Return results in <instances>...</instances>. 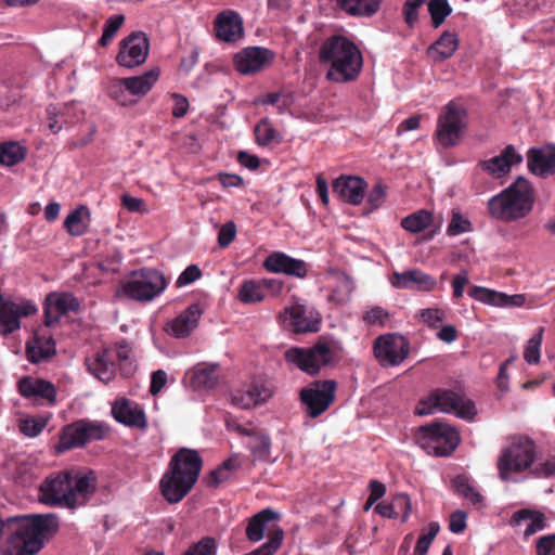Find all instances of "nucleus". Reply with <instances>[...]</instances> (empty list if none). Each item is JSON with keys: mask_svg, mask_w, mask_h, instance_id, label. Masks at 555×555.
Returning a JSON list of instances; mask_svg holds the SVG:
<instances>
[{"mask_svg": "<svg viewBox=\"0 0 555 555\" xmlns=\"http://www.w3.org/2000/svg\"><path fill=\"white\" fill-rule=\"evenodd\" d=\"M8 533L4 555H36L44 541L56 533L59 520L54 514H33L4 520Z\"/></svg>", "mask_w": 555, "mask_h": 555, "instance_id": "obj_1", "label": "nucleus"}, {"mask_svg": "<svg viewBox=\"0 0 555 555\" xmlns=\"http://www.w3.org/2000/svg\"><path fill=\"white\" fill-rule=\"evenodd\" d=\"M95 476L89 474L60 473L47 478L40 486V500L48 505L74 508L83 505L95 490Z\"/></svg>", "mask_w": 555, "mask_h": 555, "instance_id": "obj_2", "label": "nucleus"}, {"mask_svg": "<svg viewBox=\"0 0 555 555\" xmlns=\"http://www.w3.org/2000/svg\"><path fill=\"white\" fill-rule=\"evenodd\" d=\"M319 61L327 67L326 78L334 82H348L358 77L362 55L358 47L344 36H332L319 50Z\"/></svg>", "mask_w": 555, "mask_h": 555, "instance_id": "obj_3", "label": "nucleus"}, {"mask_svg": "<svg viewBox=\"0 0 555 555\" xmlns=\"http://www.w3.org/2000/svg\"><path fill=\"white\" fill-rule=\"evenodd\" d=\"M202 463L198 452L191 449H180L172 456L160 480L162 493L169 503L180 502L191 491L198 479Z\"/></svg>", "mask_w": 555, "mask_h": 555, "instance_id": "obj_4", "label": "nucleus"}, {"mask_svg": "<svg viewBox=\"0 0 555 555\" xmlns=\"http://www.w3.org/2000/svg\"><path fill=\"white\" fill-rule=\"evenodd\" d=\"M534 191L531 183L518 177L508 188L488 201L489 215L504 222L527 217L533 209Z\"/></svg>", "mask_w": 555, "mask_h": 555, "instance_id": "obj_5", "label": "nucleus"}, {"mask_svg": "<svg viewBox=\"0 0 555 555\" xmlns=\"http://www.w3.org/2000/svg\"><path fill=\"white\" fill-rule=\"evenodd\" d=\"M337 358V345L326 338H320L312 347H292L285 352V359L289 364L310 375H315Z\"/></svg>", "mask_w": 555, "mask_h": 555, "instance_id": "obj_6", "label": "nucleus"}, {"mask_svg": "<svg viewBox=\"0 0 555 555\" xmlns=\"http://www.w3.org/2000/svg\"><path fill=\"white\" fill-rule=\"evenodd\" d=\"M279 515L270 508H266L249 518L246 527V537L250 542H259L268 531L269 541L248 555H273L281 546L284 533L281 528L272 524Z\"/></svg>", "mask_w": 555, "mask_h": 555, "instance_id": "obj_7", "label": "nucleus"}, {"mask_svg": "<svg viewBox=\"0 0 555 555\" xmlns=\"http://www.w3.org/2000/svg\"><path fill=\"white\" fill-rule=\"evenodd\" d=\"M537 455L534 441L527 436L513 438L509 446L502 450L498 460L499 475L508 480L512 473H521L530 468Z\"/></svg>", "mask_w": 555, "mask_h": 555, "instance_id": "obj_8", "label": "nucleus"}, {"mask_svg": "<svg viewBox=\"0 0 555 555\" xmlns=\"http://www.w3.org/2000/svg\"><path fill=\"white\" fill-rule=\"evenodd\" d=\"M467 127V111L463 105L449 102L437 120L435 138L442 149L457 145Z\"/></svg>", "mask_w": 555, "mask_h": 555, "instance_id": "obj_9", "label": "nucleus"}, {"mask_svg": "<svg viewBox=\"0 0 555 555\" xmlns=\"http://www.w3.org/2000/svg\"><path fill=\"white\" fill-rule=\"evenodd\" d=\"M417 440L421 446L437 456L451 454L460 442L457 430L444 423H431L418 429Z\"/></svg>", "mask_w": 555, "mask_h": 555, "instance_id": "obj_10", "label": "nucleus"}, {"mask_svg": "<svg viewBox=\"0 0 555 555\" xmlns=\"http://www.w3.org/2000/svg\"><path fill=\"white\" fill-rule=\"evenodd\" d=\"M167 286L164 275L154 269L132 272L122 284L124 293L139 301H151L162 294Z\"/></svg>", "mask_w": 555, "mask_h": 555, "instance_id": "obj_11", "label": "nucleus"}, {"mask_svg": "<svg viewBox=\"0 0 555 555\" xmlns=\"http://www.w3.org/2000/svg\"><path fill=\"white\" fill-rule=\"evenodd\" d=\"M109 428L101 422L77 421L62 430L56 446L57 452L79 448L93 440L104 439Z\"/></svg>", "mask_w": 555, "mask_h": 555, "instance_id": "obj_12", "label": "nucleus"}, {"mask_svg": "<svg viewBox=\"0 0 555 555\" xmlns=\"http://www.w3.org/2000/svg\"><path fill=\"white\" fill-rule=\"evenodd\" d=\"M336 382L332 379L319 380L301 389L300 399L305 412L310 417H318L324 413L335 399Z\"/></svg>", "mask_w": 555, "mask_h": 555, "instance_id": "obj_13", "label": "nucleus"}, {"mask_svg": "<svg viewBox=\"0 0 555 555\" xmlns=\"http://www.w3.org/2000/svg\"><path fill=\"white\" fill-rule=\"evenodd\" d=\"M159 77V69L152 68L140 76L122 78L115 81L109 88V94L119 104L129 103L126 92L134 96H143L151 91Z\"/></svg>", "mask_w": 555, "mask_h": 555, "instance_id": "obj_14", "label": "nucleus"}, {"mask_svg": "<svg viewBox=\"0 0 555 555\" xmlns=\"http://www.w3.org/2000/svg\"><path fill=\"white\" fill-rule=\"evenodd\" d=\"M279 318L283 326L298 334L318 332L321 325L319 312L298 301L285 307Z\"/></svg>", "mask_w": 555, "mask_h": 555, "instance_id": "obj_15", "label": "nucleus"}, {"mask_svg": "<svg viewBox=\"0 0 555 555\" xmlns=\"http://www.w3.org/2000/svg\"><path fill=\"white\" fill-rule=\"evenodd\" d=\"M37 312L36 306L25 299L11 300L0 295V334L9 335L21 327V318Z\"/></svg>", "mask_w": 555, "mask_h": 555, "instance_id": "obj_16", "label": "nucleus"}, {"mask_svg": "<svg viewBox=\"0 0 555 555\" xmlns=\"http://www.w3.org/2000/svg\"><path fill=\"white\" fill-rule=\"evenodd\" d=\"M149 50L147 37L143 33H133L120 42L117 62L127 68L139 66L145 62Z\"/></svg>", "mask_w": 555, "mask_h": 555, "instance_id": "obj_17", "label": "nucleus"}, {"mask_svg": "<svg viewBox=\"0 0 555 555\" xmlns=\"http://www.w3.org/2000/svg\"><path fill=\"white\" fill-rule=\"evenodd\" d=\"M522 155L512 144L506 145L499 155L480 160L477 167L494 179L507 176L514 166L522 163Z\"/></svg>", "mask_w": 555, "mask_h": 555, "instance_id": "obj_18", "label": "nucleus"}, {"mask_svg": "<svg viewBox=\"0 0 555 555\" xmlns=\"http://www.w3.org/2000/svg\"><path fill=\"white\" fill-rule=\"evenodd\" d=\"M436 404L444 413H453L463 420H473L476 415L474 402L464 396L447 389H436Z\"/></svg>", "mask_w": 555, "mask_h": 555, "instance_id": "obj_19", "label": "nucleus"}, {"mask_svg": "<svg viewBox=\"0 0 555 555\" xmlns=\"http://www.w3.org/2000/svg\"><path fill=\"white\" fill-rule=\"evenodd\" d=\"M272 59L273 54L268 49L249 47L236 53L233 62L238 73L249 75L263 69Z\"/></svg>", "mask_w": 555, "mask_h": 555, "instance_id": "obj_20", "label": "nucleus"}, {"mask_svg": "<svg viewBox=\"0 0 555 555\" xmlns=\"http://www.w3.org/2000/svg\"><path fill=\"white\" fill-rule=\"evenodd\" d=\"M528 170L541 178L555 173V145L530 147L527 152Z\"/></svg>", "mask_w": 555, "mask_h": 555, "instance_id": "obj_21", "label": "nucleus"}, {"mask_svg": "<svg viewBox=\"0 0 555 555\" xmlns=\"http://www.w3.org/2000/svg\"><path fill=\"white\" fill-rule=\"evenodd\" d=\"M114 418L125 426L145 429L147 426L146 416L141 405L126 398L116 400L112 406Z\"/></svg>", "mask_w": 555, "mask_h": 555, "instance_id": "obj_22", "label": "nucleus"}, {"mask_svg": "<svg viewBox=\"0 0 555 555\" xmlns=\"http://www.w3.org/2000/svg\"><path fill=\"white\" fill-rule=\"evenodd\" d=\"M88 371L99 380L109 383L116 374L115 351L104 348L86 359Z\"/></svg>", "mask_w": 555, "mask_h": 555, "instance_id": "obj_23", "label": "nucleus"}, {"mask_svg": "<svg viewBox=\"0 0 555 555\" xmlns=\"http://www.w3.org/2000/svg\"><path fill=\"white\" fill-rule=\"evenodd\" d=\"M367 184L366 182L356 176H340L333 182L334 193L344 202L351 205H359L362 203Z\"/></svg>", "mask_w": 555, "mask_h": 555, "instance_id": "obj_24", "label": "nucleus"}, {"mask_svg": "<svg viewBox=\"0 0 555 555\" xmlns=\"http://www.w3.org/2000/svg\"><path fill=\"white\" fill-rule=\"evenodd\" d=\"M79 304L76 297L70 293H52L46 298L44 317L46 324L52 326L59 320L70 311H76Z\"/></svg>", "mask_w": 555, "mask_h": 555, "instance_id": "obj_25", "label": "nucleus"}, {"mask_svg": "<svg viewBox=\"0 0 555 555\" xmlns=\"http://www.w3.org/2000/svg\"><path fill=\"white\" fill-rule=\"evenodd\" d=\"M263 267L272 273H283L297 278H305L308 273L304 260L292 258L282 251H274L269 255L263 262Z\"/></svg>", "mask_w": 555, "mask_h": 555, "instance_id": "obj_26", "label": "nucleus"}, {"mask_svg": "<svg viewBox=\"0 0 555 555\" xmlns=\"http://www.w3.org/2000/svg\"><path fill=\"white\" fill-rule=\"evenodd\" d=\"M468 295L482 304L494 307H522L526 304L524 294L507 295L482 286H472L468 289Z\"/></svg>", "mask_w": 555, "mask_h": 555, "instance_id": "obj_27", "label": "nucleus"}, {"mask_svg": "<svg viewBox=\"0 0 555 555\" xmlns=\"http://www.w3.org/2000/svg\"><path fill=\"white\" fill-rule=\"evenodd\" d=\"M202 314L203 310L201 306L193 304L168 322L165 331L176 338H184L197 327Z\"/></svg>", "mask_w": 555, "mask_h": 555, "instance_id": "obj_28", "label": "nucleus"}, {"mask_svg": "<svg viewBox=\"0 0 555 555\" xmlns=\"http://www.w3.org/2000/svg\"><path fill=\"white\" fill-rule=\"evenodd\" d=\"M217 37L224 42H235L243 37V21L238 13L225 10L219 13L214 23Z\"/></svg>", "mask_w": 555, "mask_h": 555, "instance_id": "obj_29", "label": "nucleus"}, {"mask_svg": "<svg viewBox=\"0 0 555 555\" xmlns=\"http://www.w3.org/2000/svg\"><path fill=\"white\" fill-rule=\"evenodd\" d=\"M17 387L24 398L34 401L47 400L51 404L55 402L56 389L48 380L26 376L18 380Z\"/></svg>", "mask_w": 555, "mask_h": 555, "instance_id": "obj_30", "label": "nucleus"}, {"mask_svg": "<svg viewBox=\"0 0 555 555\" xmlns=\"http://www.w3.org/2000/svg\"><path fill=\"white\" fill-rule=\"evenodd\" d=\"M217 363H198L185 373L190 386L194 390H210L219 382Z\"/></svg>", "mask_w": 555, "mask_h": 555, "instance_id": "obj_31", "label": "nucleus"}, {"mask_svg": "<svg viewBox=\"0 0 555 555\" xmlns=\"http://www.w3.org/2000/svg\"><path fill=\"white\" fill-rule=\"evenodd\" d=\"M327 286L331 291L330 301L336 305L347 304L354 289V283L349 275L338 270H331L326 275Z\"/></svg>", "mask_w": 555, "mask_h": 555, "instance_id": "obj_32", "label": "nucleus"}, {"mask_svg": "<svg viewBox=\"0 0 555 555\" xmlns=\"http://www.w3.org/2000/svg\"><path fill=\"white\" fill-rule=\"evenodd\" d=\"M389 281L397 288L416 287L420 291L429 292L436 286L434 276L417 269L408 270L402 273L393 272L389 276Z\"/></svg>", "mask_w": 555, "mask_h": 555, "instance_id": "obj_33", "label": "nucleus"}, {"mask_svg": "<svg viewBox=\"0 0 555 555\" xmlns=\"http://www.w3.org/2000/svg\"><path fill=\"white\" fill-rule=\"evenodd\" d=\"M410 343L399 334L384 335V365L396 366L409 356Z\"/></svg>", "mask_w": 555, "mask_h": 555, "instance_id": "obj_34", "label": "nucleus"}, {"mask_svg": "<svg viewBox=\"0 0 555 555\" xmlns=\"http://www.w3.org/2000/svg\"><path fill=\"white\" fill-rule=\"evenodd\" d=\"M459 47V39L454 33L444 31L434 43L427 48V56L434 62H443L451 57Z\"/></svg>", "mask_w": 555, "mask_h": 555, "instance_id": "obj_35", "label": "nucleus"}, {"mask_svg": "<svg viewBox=\"0 0 555 555\" xmlns=\"http://www.w3.org/2000/svg\"><path fill=\"white\" fill-rule=\"evenodd\" d=\"M90 221V209L85 205H80L66 216L64 220V228L70 235L81 236L87 232Z\"/></svg>", "mask_w": 555, "mask_h": 555, "instance_id": "obj_36", "label": "nucleus"}, {"mask_svg": "<svg viewBox=\"0 0 555 555\" xmlns=\"http://www.w3.org/2000/svg\"><path fill=\"white\" fill-rule=\"evenodd\" d=\"M27 359L31 363L41 362L55 353V345L51 338L34 336L26 346Z\"/></svg>", "mask_w": 555, "mask_h": 555, "instance_id": "obj_37", "label": "nucleus"}, {"mask_svg": "<svg viewBox=\"0 0 555 555\" xmlns=\"http://www.w3.org/2000/svg\"><path fill=\"white\" fill-rule=\"evenodd\" d=\"M525 520L529 521L524 532L525 537H530L547 526L545 515L539 511L522 508L515 512L512 517L514 525H520Z\"/></svg>", "mask_w": 555, "mask_h": 555, "instance_id": "obj_38", "label": "nucleus"}, {"mask_svg": "<svg viewBox=\"0 0 555 555\" xmlns=\"http://www.w3.org/2000/svg\"><path fill=\"white\" fill-rule=\"evenodd\" d=\"M338 5L349 15L371 16L379 7V0H337Z\"/></svg>", "mask_w": 555, "mask_h": 555, "instance_id": "obj_39", "label": "nucleus"}, {"mask_svg": "<svg viewBox=\"0 0 555 555\" xmlns=\"http://www.w3.org/2000/svg\"><path fill=\"white\" fill-rule=\"evenodd\" d=\"M434 222V216L426 209H420L404 217L401 227L411 233H420L429 228Z\"/></svg>", "mask_w": 555, "mask_h": 555, "instance_id": "obj_40", "label": "nucleus"}, {"mask_svg": "<svg viewBox=\"0 0 555 555\" xmlns=\"http://www.w3.org/2000/svg\"><path fill=\"white\" fill-rule=\"evenodd\" d=\"M237 297L243 304H258L267 298L263 293L261 280H246L242 283L238 289Z\"/></svg>", "mask_w": 555, "mask_h": 555, "instance_id": "obj_41", "label": "nucleus"}, {"mask_svg": "<svg viewBox=\"0 0 555 555\" xmlns=\"http://www.w3.org/2000/svg\"><path fill=\"white\" fill-rule=\"evenodd\" d=\"M247 446L255 460L271 461V440L269 436L257 430L248 440Z\"/></svg>", "mask_w": 555, "mask_h": 555, "instance_id": "obj_42", "label": "nucleus"}, {"mask_svg": "<svg viewBox=\"0 0 555 555\" xmlns=\"http://www.w3.org/2000/svg\"><path fill=\"white\" fill-rule=\"evenodd\" d=\"M410 512V498L404 493L397 494L389 504H384V518H396L401 516V521L404 522L406 521Z\"/></svg>", "mask_w": 555, "mask_h": 555, "instance_id": "obj_43", "label": "nucleus"}, {"mask_svg": "<svg viewBox=\"0 0 555 555\" xmlns=\"http://www.w3.org/2000/svg\"><path fill=\"white\" fill-rule=\"evenodd\" d=\"M242 465L237 454L225 460L217 469L209 475L208 485L217 486L230 478L231 474Z\"/></svg>", "mask_w": 555, "mask_h": 555, "instance_id": "obj_44", "label": "nucleus"}, {"mask_svg": "<svg viewBox=\"0 0 555 555\" xmlns=\"http://www.w3.org/2000/svg\"><path fill=\"white\" fill-rule=\"evenodd\" d=\"M242 465L237 454L225 460L217 469L209 475L208 485L217 486L230 478L231 474Z\"/></svg>", "mask_w": 555, "mask_h": 555, "instance_id": "obj_45", "label": "nucleus"}, {"mask_svg": "<svg viewBox=\"0 0 555 555\" xmlns=\"http://www.w3.org/2000/svg\"><path fill=\"white\" fill-rule=\"evenodd\" d=\"M26 150L17 142L0 144V164L14 166L25 158Z\"/></svg>", "mask_w": 555, "mask_h": 555, "instance_id": "obj_46", "label": "nucleus"}, {"mask_svg": "<svg viewBox=\"0 0 555 555\" xmlns=\"http://www.w3.org/2000/svg\"><path fill=\"white\" fill-rule=\"evenodd\" d=\"M455 492L468 500L473 505L480 506L482 503V495L476 491L468 482L467 477L456 476L453 481Z\"/></svg>", "mask_w": 555, "mask_h": 555, "instance_id": "obj_47", "label": "nucleus"}, {"mask_svg": "<svg viewBox=\"0 0 555 555\" xmlns=\"http://www.w3.org/2000/svg\"><path fill=\"white\" fill-rule=\"evenodd\" d=\"M428 11L431 16V23L435 28H438L451 13V8L448 0H430L428 2Z\"/></svg>", "mask_w": 555, "mask_h": 555, "instance_id": "obj_48", "label": "nucleus"}, {"mask_svg": "<svg viewBox=\"0 0 555 555\" xmlns=\"http://www.w3.org/2000/svg\"><path fill=\"white\" fill-rule=\"evenodd\" d=\"M124 21H125V17L121 14L113 15L106 20L104 27H103V34L99 40V43L102 47L107 46L113 40L116 33L121 27Z\"/></svg>", "mask_w": 555, "mask_h": 555, "instance_id": "obj_49", "label": "nucleus"}, {"mask_svg": "<svg viewBox=\"0 0 555 555\" xmlns=\"http://www.w3.org/2000/svg\"><path fill=\"white\" fill-rule=\"evenodd\" d=\"M472 230V222L467 218H465L460 211L453 210L452 218L447 228L448 235L456 236L462 233L470 232Z\"/></svg>", "mask_w": 555, "mask_h": 555, "instance_id": "obj_50", "label": "nucleus"}, {"mask_svg": "<svg viewBox=\"0 0 555 555\" xmlns=\"http://www.w3.org/2000/svg\"><path fill=\"white\" fill-rule=\"evenodd\" d=\"M543 327L533 335L527 343L524 358L529 364H537L540 361V347L542 343Z\"/></svg>", "mask_w": 555, "mask_h": 555, "instance_id": "obj_51", "label": "nucleus"}, {"mask_svg": "<svg viewBox=\"0 0 555 555\" xmlns=\"http://www.w3.org/2000/svg\"><path fill=\"white\" fill-rule=\"evenodd\" d=\"M439 524L430 522L427 533L421 534L417 539L413 555H426L428 548L439 532Z\"/></svg>", "mask_w": 555, "mask_h": 555, "instance_id": "obj_52", "label": "nucleus"}, {"mask_svg": "<svg viewBox=\"0 0 555 555\" xmlns=\"http://www.w3.org/2000/svg\"><path fill=\"white\" fill-rule=\"evenodd\" d=\"M47 424L48 420L46 417L23 418L20 422V430L28 437H36L43 430Z\"/></svg>", "mask_w": 555, "mask_h": 555, "instance_id": "obj_53", "label": "nucleus"}, {"mask_svg": "<svg viewBox=\"0 0 555 555\" xmlns=\"http://www.w3.org/2000/svg\"><path fill=\"white\" fill-rule=\"evenodd\" d=\"M256 142L259 145H268L275 140L276 131L268 120L259 121L255 127Z\"/></svg>", "mask_w": 555, "mask_h": 555, "instance_id": "obj_54", "label": "nucleus"}, {"mask_svg": "<svg viewBox=\"0 0 555 555\" xmlns=\"http://www.w3.org/2000/svg\"><path fill=\"white\" fill-rule=\"evenodd\" d=\"M217 544L214 538H203L191 545L183 555H216Z\"/></svg>", "mask_w": 555, "mask_h": 555, "instance_id": "obj_55", "label": "nucleus"}, {"mask_svg": "<svg viewBox=\"0 0 555 555\" xmlns=\"http://www.w3.org/2000/svg\"><path fill=\"white\" fill-rule=\"evenodd\" d=\"M420 317L430 328H437L446 320V312L439 308H427L420 311Z\"/></svg>", "mask_w": 555, "mask_h": 555, "instance_id": "obj_56", "label": "nucleus"}, {"mask_svg": "<svg viewBox=\"0 0 555 555\" xmlns=\"http://www.w3.org/2000/svg\"><path fill=\"white\" fill-rule=\"evenodd\" d=\"M250 399L255 401V405L266 402L271 397V390L262 383H253L245 389Z\"/></svg>", "mask_w": 555, "mask_h": 555, "instance_id": "obj_57", "label": "nucleus"}, {"mask_svg": "<svg viewBox=\"0 0 555 555\" xmlns=\"http://www.w3.org/2000/svg\"><path fill=\"white\" fill-rule=\"evenodd\" d=\"M530 474L535 478L555 477V456H548L543 462L537 464Z\"/></svg>", "mask_w": 555, "mask_h": 555, "instance_id": "obj_58", "label": "nucleus"}, {"mask_svg": "<svg viewBox=\"0 0 555 555\" xmlns=\"http://www.w3.org/2000/svg\"><path fill=\"white\" fill-rule=\"evenodd\" d=\"M371 493L364 505V511H369L374 504V513L382 515V502H377L382 498V483L377 480L371 481Z\"/></svg>", "mask_w": 555, "mask_h": 555, "instance_id": "obj_59", "label": "nucleus"}, {"mask_svg": "<svg viewBox=\"0 0 555 555\" xmlns=\"http://www.w3.org/2000/svg\"><path fill=\"white\" fill-rule=\"evenodd\" d=\"M426 0H406L403 5V14L406 24L412 27L418 18V9Z\"/></svg>", "mask_w": 555, "mask_h": 555, "instance_id": "obj_60", "label": "nucleus"}, {"mask_svg": "<svg viewBox=\"0 0 555 555\" xmlns=\"http://www.w3.org/2000/svg\"><path fill=\"white\" fill-rule=\"evenodd\" d=\"M261 104H270L275 105L278 107L279 113L284 112L286 107L289 105L291 100L289 96L282 92H272L266 94L261 100Z\"/></svg>", "mask_w": 555, "mask_h": 555, "instance_id": "obj_61", "label": "nucleus"}, {"mask_svg": "<svg viewBox=\"0 0 555 555\" xmlns=\"http://www.w3.org/2000/svg\"><path fill=\"white\" fill-rule=\"evenodd\" d=\"M121 203L130 212L145 214L149 211L145 202L142 198L134 197L127 193L121 196Z\"/></svg>", "mask_w": 555, "mask_h": 555, "instance_id": "obj_62", "label": "nucleus"}, {"mask_svg": "<svg viewBox=\"0 0 555 555\" xmlns=\"http://www.w3.org/2000/svg\"><path fill=\"white\" fill-rule=\"evenodd\" d=\"M202 276L199 268L195 264L189 266L177 279L176 286L183 287L189 285Z\"/></svg>", "mask_w": 555, "mask_h": 555, "instance_id": "obj_63", "label": "nucleus"}, {"mask_svg": "<svg viewBox=\"0 0 555 555\" xmlns=\"http://www.w3.org/2000/svg\"><path fill=\"white\" fill-rule=\"evenodd\" d=\"M538 555H555V533L543 535L537 541Z\"/></svg>", "mask_w": 555, "mask_h": 555, "instance_id": "obj_64", "label": "nucleus"}]
</instances>
